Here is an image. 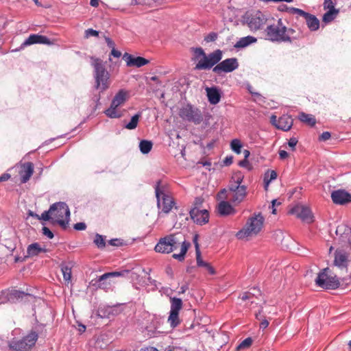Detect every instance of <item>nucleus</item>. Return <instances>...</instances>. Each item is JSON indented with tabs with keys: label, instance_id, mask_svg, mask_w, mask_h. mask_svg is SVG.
<instances>
[{
	"label": "nucleus",
	"instance_id": "obj_1",
	"mask_svg": "<svg viewBox=\"0 0 351 351\" xmlns=\"http://www.w3.org/2000/svg\"><path fill=\"white\" fill-rule=\"evenodd\" d=\"M189 247L190 243L186 241L184 236L180 233H176L160 239L154 249L158 253L169 254L180 248V253L173 254L172 257L179 261H182Z\"/></svg>",
	"mask_w": 351,
	"mask_h": 351
},
{
	"label": "nucleus",
	"instance_id": "obj_2",
	"mask_svg": "<svg viewBox=\"0 0 351 351\" xmlns=\"http://www.w3.org/2000/svg\"><path fill=\"white\" fill-rule=\"evenodd\" d=\"M243 180V176L240 173H236L232 176L228 189H223L219 192L218 198L220 199H228L234 205L242 202L247 195V187L241 185Z\"/></svg>",
	"mask_w": 351,
	"mask_h": 351
},
{
	"label": "nucleus",
	"instance_id": "obj_3",
	"mask_svg": "<svg viewBox=\"0 0 351 351\" xmlns=\"http://www.w3.org/2000/svg\"><path fill=\"white\" fill-rule=\"evenodd\" d=\"M295 30L292 28H287L283 23L282 20L279 19L276 23L269 25L265 29V35L267 40L278 43H291L292 39H297L293 36Z\"/></svg>",
	"mask_w": 351,
	"mask_h": 351
},
{
	"label": "nucleus",
	"instance_id": "obj_4",
	"mask_svg": "<svg viewBox=\"0 0 351 351\" xmlns=\"http://www.w3.org/2000/svg\"><path fill=\"white\" fill-rule=\"evenodd\" d=\"M263 223L264 217L261 214H254L247 219L243 228L237 232V238L240 240H249L261 232Z\"/></svg>",
	"mask_w": 351,
	"mask_h": 351
},
{
	"label": "nucleus",
	"instance_id": "obj_5",
	"mask_svg": "<svg viewBox=\"0 0 351 351\" xmlns=\"http://www.w3.org/2000/svg\"><path fill=\"white\" fill-rule=\"evenodd\" d=\"M92 65L95 69V88L100 92L107 90L110 85V73L106 69L101 60L93 58Z\"/></svg>",
	"mask_w": 351,
	"mask_h": 351
},
{
	"label": "nucleus",
	"instance_id": "obj_6",
	"mask_svg": "<svg viewBox=\"0 0 351 351\" xmlns=\"http://www.w3.org/2000/svg\"><path fill=\"white\" fill-rule=\"evenodd\" d=\"M129 97V91L125 89L119 90L113 97L110 107L105 110L106 115L111 119L122 117L125 110H121L119 107L127 101Z\"/></svg>",
	"mask_w": 351,
	"mask_h": 351
},
{
	"label": "nucleus",
	"instance_id": "obj_7",
	"mask_svg": "<svg viewBox=\"0 0 351 351\" xmlns=\"http://www.w3.org/2000/svg\"><path fill=\"white\" fill-rule=\"evenodd\" d=\"M51 223L58 224L62 228L66 229L70 217V210L64 202H57L50 206Z\"/></svg>",
	"mask_w": 351,
	"mask_h": 351
},
{
	"label": "nucleus",
	"instance_id": "obj_8",
	"mask_svg": "<svg viewBox=\"0 0 351 351\" xmlns=\"http://www.w3.org/2000/svg\"><path fill=\"white\" fill-rule=\"evenodd\" d=\"M157 206L165 214L169 213L176 203L173 198L166 191L165 188L161 186V181L158 180L155 186Z\"/></svg>",
	"mask_w": 351,
	"mask_h": 351
},
{
	"label": "nucleus",
	"instance_id": "obj_9",
	"mask_svg": "<svg viewBox=\"0 0 351 351\" xmlns=\"http://www.w3.org/2000/svg\"><path fill=\"white\" fill-rule=\"evenodd\" d=\"M244 22L252 32L262 29L267 22V16L259 10L247 12L243 16Z\"/></svg>",
	"mask_w": 351,
	"mask_h": 351
},
{
	"label": "nucleus",
	"instance_id": "obj_10",
	"mask_svg": "<svg viewBox=\"0 0 351 351\" xmlns=\"http://www.w3.org/2000/svg\"><path fill=\"white\" fill-rule=\"evenodd\" d=\"M38 334L31 331L21 339H13L9 343L10 349L12 351H29L38 340Z\"/></svg>",
	"mask_w": 351,
	"mask_h": 351
},
{
	"label": "nucleus",
	"instance_id": "obj_11",
	"mask_svg": "<svg viewBox=\"0 0 351 351\" xmlns=\"http://www.w3.org/2000/svg\"><path fill=\"white\" fill-rule=\"evenodd\" d=\"M329 268L323 269L317 275L315 284L324 289H336L340 286V282L336 276L329 274Z\"/></svg>",
	"mask_w": 351,
	"mask_h": 351
},
{
	"label": "nucleus",
	"instance_id": "obj_12",
	"mask_svg": "<svg viewBox=\"0 0 351 351\" xmlns=\"http://www.w3.org/2000/svg\"><path fill=\"white\" fill-rule=\"evenodd\" d=\"M178 114L184 121L192 122L196 125L199 124L203 120L201 111L191 104L182 106L179 109Z\"/></svg>",
	"mask_w": 351,
	"mask_h": 351
},
{
	"label": "nucleus",
	"instance_id": "obj_13",
	"mask_svg": "<svg viewBox=\"0 0 351 351\" xmlns=\"http://www.w3.org/2000/svg\"><path fill=\"white\" fill-rule=\"evenodd\" d=\"M222 51L217 49L213 52L206 54L204 59H200L198 62L195 64V70H208L213 68L215 65L216 66L220 62L222 58Z\"/></svg>",
	"mask_w": 351,
	"mask_h": 351
},
{
	"label": "nucleus",
	"instance_id": "obj_14",
	"mask_svg": "<svg viewBox=\"0 0 351 351\" xmlns=\"http://www.w3.org/2000/svg\"><path fill=\"white\" fill-rule=\"evenodd\" d=\"M171 310L168 317V322L172 328H176L180 324L179 311L182 308V300L178 298H170Z\"/></svg>",
	"mask_w": 351,
	"mask_h": 351
},
{
	"label": "nucleus",
	"instance_id": "obj_15",
	"mask_svg": "<svg viewBox=\"0 0 351 351\" xmlns=\"http://www.w3.org/2000/svg\"><path fill=\"white\" fill-rule=\"evenodd\" d=\"M200 204L199 199L195 200V206L190 211V216L194 223L202 226L208 222L209 213L206 209H199L198 205Z\"/></svg>",
	"mask_w": 351,
	"mask_h": 351
},
{
	"label": "nucleus",
	"instance_id": "obj_16",
	"mask_svg": "<svg viewBox=\"0 0 351 351\" xmlns=\"http://www.w3.org/2000/svg\"><path fill=\"white\" fill-rule=\"evenodd\" d=\"M239 67V62L235 58H227L213 68V72L220 75L223 73H230Z\"/></svg>",
	"mask_w": 351,
	"mask_h": 351
},
{
	"label": "nucleus",
	"instance_id": "obj_17",
	"mask_svg": "<svg viewBox=\"0 0 351 351\" xmlns=\"http://www.w3.org/2000/svg\"><path fill=\"white\" fill-rule=\"evenodd\" d=\"M240 298L243 301L246 302L245 305L250 307L254 304L257 305L263 301L261 290L255 287L251 289L249 291L242 293Z\"/></svg>",
	"mask_w": 351,
	"mask_h": 351
},
{
	"label": "nucleus",
	"instance_id": "obj_18",
	"mask_svg": "<svg viewBox=\"0 0 351 351\" xmlns=\"http://www.w3.org/2000/svg\"><path fill=\"white\" fill-rule=\"evenodd\" d=\"M289 213L295 215L298 218L307 223H311L313 221V215L311 210L304 205H296L290 210Z\"/></svg>",
	"mask_w": 351,
	"mask_h": 351
},
{
	"label": "nucleus",
	"instance_id": "obj_19",
	"mask_svg": "<svg viewBox=\"0 0 351 351\" xmlns=\"http://www.w3.org/2000/svg\"><path fill=\"white\" fill-rule=\"evenodd\" d=\"M323 7L325 10H327L322 18V21L326 23L333 21L339 14V10L335 9L332 0H324Z\"/></svg>",
	"mask_w": 351,
	"mask_h": 351
},
{
	"label": "nucleus",
	"instance_id": "obj_20",
	"mask_svg": "<svg viewBox=\"0 0 351 351\" xmlns=\"http://www.w3.org/2000/svg\"><path fill=\"white\" fill-rule=\"evenodd\" d=\"M348 263V254L343 250L337 249L335 252L334 265L341 269L347 270Z\"/></svg>",
	"mask_w": 351,
	"mask_h": 351
},
{
	"label": "nucleus",
	"instance_id": "obj_21",
	"mask_svg": "<svg viewBox=\"0 0 351 351\" xmlns=\"http://www.w3.org/2000/svg\"><path fill=\"white\" fill-rule=\"evenodd\" d=\"M332 202L336 204L343 205L351 202V194L343 191H335L331 194Z\"/></svg>",
	"mask_w": 351,
	"mask_h": 351
},
{
	"label": "nucleus",
	"instance_id": "obj_22",
	"mask_svg": "<svg viewBox=\"0 0 351 351\" xmlns=\"http://www.w3.org/2000/svg\"><path fill=\"white\" fill-rule=\"evenodd\" d=\"M129 272L128 270H124L122 271H113L105 273L104 274L99 276L97 280L98 287L101 289H107L110 285V282H107L106 280L110 278L117 277V276H125V274Z\"/></svg>",
	"mask_w": 351,
	"mask_h": 351
},
{
	"label": "nucleus",
	"instance_id": "obj_23",
	"mask_svg": "<svg viewBox=\"0 0 351 351\" xmlns=\"http://www.w3.org/2000/svg\"><path fill=\"white\" fill-rule=\"evenodd\" d=\"M123 59L125 60L128 66L141 67L147 64L149 60L141 56L134 57L128 53H124Z\"/></svg>",
	"mask_w": 351,
	"mask_h": 351
},
{
	"label": "nucleus",
	"instance_id": "obj_24",
	"mask_svg": "<svg viewBox=\"0 0 351 351\" xmlns=\"http://www.w3.org/2000/svg\"><path fill=\"white\" fill-rule=\"evenodd\" d=\"M34 44H45L47 45H53V43L47 36L39 34H31L23 43V45H31Z\"/></svg>",
	"mask_w": 351,
	"mask_h": 351
},
{
	"label": "nucleus",
	"instance_id": "obj_25",
	"mask_svg": "<svg viewBox=\"0 0 351 351\" xmlns=\"http://www.w3.org/2000/svg\"><path fill=\"white\" fill-rule=\"evenodd\" d=\"M34 173V165L31 162H27L21 165V169L19 172L21 182L26 183Z\"/></svg>",
	"mask_w": 351,
	"mask_h": 351
},
{
	"label": "nucleus",
	"instance_id": "obj_26",
	"mask_svg": "<svg viewBox=\"0 0 351 351\" xmlns=\"http://www.w3.org/2000/svg\"><path fill=\"white\" fill-rule=\"evenodd\" d=\"M217 212L220 215L227 216L236 213V210L227 201L220 202L217 206Z\"/></svg>",
	"mask_w": 351,
	"mask_h": 351
},
{
	"label": "nucleus",
	"instance_id": "obj_27",
	"mask_svg": "<svg viewBox=\"0 0 351 351\" xmlns=\"http://www.w3.org/2000/svg\"><path fill=\"white\" fill-rule=\"evenodd\" d=\"M293 120L291 116L282 115L278 119L276 128L283 131L289 130L293 125Z\"/></svg>",
	"mask_w": 351,
	"mask_h": 351
},
{
	"label": "nucleus",
	"instance_id": "obj_28",
	"mask_svg": "<svg viewBox=\"0 0 351 351\" xmlns=\"http://www.w3.org/2000/svg\"><path fill=\"white\" fill-rule=\"evenodd\" d=\"M208 101L211 104H217L220 101L221 95L219 90L216 87H207L206 88Z\"/></svg>",
	"mask_w": 351,
	"mask_h": 351
},
{
	"label": "nucleus",
	"instance_id": "obj_29",
	"mask_svg": "<svg viewBox=\"0 0 351 351\" xmlns=\"http://www.w3.org/2000/svg\"><path fill=\"white\" fill-rule=\"evenodd\" d=\"M304 18L306 20V23L308 28L311 31L314 32L319 29V21L315 15L306 12L304 16Z\"/></svg>",
	"mask_w": 351,
	"mask_h": 351
},
{
	"label": "nucleus",
	"instance_id": "obj_30",
	"mask_svg": "<svg viewBox=\"0 0 351 351\" xmlns=\"http://www.w3.org/2000/svg\"><path fill=\"white\" fill-rule=\"evenodd\" d=\"M47 250L40 247V245L37 243L29 245L27 250V253L29 256H35L41 252H46Z\"/></svg>",
	"mask_w": 351,
	"mask_h": 351
},
{
	"label": "nucleus",
	"instance_id": "obj_31",
	"mask_svg": "<svg viewBox=\"0 0 351 351\" xmlns=\"http://www.w3.org/2000/svg\"><path fill=\"white\" fill-rule=\"evenodd\" d=\"M298 119L300 121L306 123L309 126H314L316 123V119L312 114H306L305 112H300L298 115Z\"/></svg>",
	"mask_w": 351,
	"mask_h": 351
},
{
	"label": "nucleus",
	"instance_id": "obj_32",
	"mask_svg": "<svg viewBox=\"0 0 351 351\" xmlns=\"http://www.w3.org/2000/svg\"><path fill=\"white\" fill-rule=\"evenodd\" d=\"M277 178V173L274 170H267L264 175V189L265 191L268 190L270 182L276 180Z\"/></svg>",
	"mask_w": 351,
	"mask_h": 351
},
{
	"label": "nucleus",
	"instance_id": "obj_33",
	"mask_svg": "<svg viewBox=\"0 0 351 351\" xmlns=\"http://www.w3.org/2000/svg\"><path fill=\"white\" fill-rule=\"evenodd\" d=\"M256 41V38L253 36H245V37L241 38L239 41H237L236 43V44L234 45V47L243 48L253 43H255Z\"/></svg>",
	"mask_w": 351,
	"mask_h": 351
},
{
	"label": "nucleus",
	"instance_id": "obj_34",
	"mask_svg": "<svg viewBox=\"0 0 351 351\" xmlns=\"http://www.w3.org/2000/svg\"><path fill=\"white\" fill-rule=\"evenodd\" d=\"M191 51L193 53V61L198 62L200 59H204L206 56V53L202 47H192Z\"/></svg>",
	"mask_w": 351,
	"mask_h": 351
},
{
	"label": "nucleus",
	"instance_id": "obj_35",
	"mask_svg": "<svg viewBox=\"0 0 351 351\" xmlns=\"http://www.w3.org/2000/svg\"><path fill=\"white\" fill-rule=\"evenodd\" d=\"M61 271L64 280L68 285L71 280V267L66 265H62L61 267Z\"/></svg>",
	"mask_w": 351,
	"mask_h": 351
},
{
	"label": "nucleus",
	"instance_id": "obj_36",
	"mask_svg": "<svg viewBox=\"0 0 351 351\" xmlns=\"http://www.w3.org/2000/svg\"><path fill=\"white\" fill-rule=\"evenodd\" d=\"M152 145L151 141L143 140L139 144L140 150L143 154H148L151 151Z\"/></svg>",
	"mask_w": 351,
	"mask_h": 351
},
{
	"label": "nucleus",
	"instance_id": "obj_37",
	"mask_svg": "<svg viewBox=\"0 0 351 351\" xmlns=\"http://www.w3.org/2000/svg\"><path fill=\"white\" fill-rule=\"evenodd\" d=\"M141 117V114H136L132 118L130 121L125 126V128L128 130H134L135 129Z\"/></svg>",
	"mask_w": 351,
	"mask_h": 351
},
{
	"label": "nucleus",
	"instance_id": "obj_38",
	"mask_svg": "<svg viewBox=\"0 0 351 351\" xmlns=\"http://www.w3.org/2000/svg\"><path fill=\"white\" fill-rule=\"evenodd\" d=\"M230 147L235 153L239 154L241 152L242 145L239 139H233L230 143Z\"/></svg>",
	"mask_w": 351,
	"mask_h": 351
},
{
	"label": "nucleus",
	"instance_id": "obj_39",
	"mask_svg": "<svg viewBox=\"0 0 351 351\" xmlns=\"http://www.w3.org/2000/svg\"><path fill=\"white\" fill-rule=\"evenodd\" d=\"M94 243L99 249H104L106 246V242H105L104 238L99 234H97L95 235V237L94 239Z\"/></svg>",
	"mask_w": 351,
	"mask_h": 351
},
{
	"label": "nucleus",
	"instance_id": "obj_40",
	"mask_svg": "<svg viewBox=\"0 0 351 351\" xmlns=\"http://www.w3.org/2000/svg\"><path fill=\"white\" fill-rule=\"evenodd\" d=\"M287 10L290 14H298V15H299L300 16H302V17H304V16L306 13V12H304V10H302L301 9L293 8V7L287 8Z\"/></svg>",
	"mask_w": 351,
	"mask_h": 351
},
{
	"label": "nucleus",
	"instance_id": "obj_41",
	"mask_svg": "<svg viewBox=\"0 0 351 351\" xmlns=\"http://www.w3.org/2000/svg\"><path fill=\"white\" fill-rule=\"evenodd\" d=\"M252 339L250 337H247L238 346L237 350H241L249 348L252 343Z\"/></svg>",
	"mask_w": 351,
	"mask_h": 351
},
{
	"label": "nucleus",
	"instance_id": "obj_42",
	"mask_svg": "<svg viewBox=\"0 0 351 351\" xmlns=\"http://www.w3.org/2000/svg\"><path fill=\"white\" fill-rule=\"evenodd\" d=\"M261 313H262L261 311H259L258 313L255 314V315H256V318L257 319L261 320V322L260 323V328L265 329L269 326V322L265 319H261V317H262Z\"/></svg>",
	"mask_w": 351,
	"mask_h": 351
},
{
	"label": "nucleus",
	"instance_id": "obj_43",
	"mask_svg": "<svg viewBox=\"0 0 351 351\" xmlns=\"http://www.w3.org/2000/svg\"><path fill=\"white\" fill-rule=\"evenodd\" d=\"M36 217H38V219H43L44 221H49L50 220L51 221L52 215H51V213H50V208L49 209V210L43 212L40 217H39L38 215H36Z\"/></svg>",
	"mask_w": 351,
	"mask_h": 351
},
{
	"label": "nucleus",
	"instance_id": "obj_44",
	"mask_svg": "<svg viewBox=\"0 0 351 351\" xmlns=\"http://www.w3.org/2000/svg\"><path fill=\"white\" fill-rule=\"evenodd\" d=\"M218 35L215 32H210L204 38L206 43L213 42L217 39Z\"/></svg>",
	"mask_w": 351,
	"mask_h": 351
},
{
	"label": "nucleus",
	"instance_id": "obj_45",
	"mask_svg": "<svg viewBox=\"0 0 351 351\" xmlns=\"http://www.w3.org/2000/svg\"><path fill=\"white\" fill-rule=\"evenodd\" d=\"M99 36V32L96 31L93 29H88L85 31V37L89 38L90 36Z\"/></svg>",
	"mask_w": 351,
	"mask_h": 351
},
{
	"label": "nucleus",
	"instance_id": "obj_46",
	"mask_svg": "<svg viewBox=\"0 0 351 351\" xmlns=\"http://www.w3.org/2000/svg\"><path fill=\"white\" fill-rule=\"evenodd\" d=\"M43 234L45 236H47L49 239H53V232L44 226L42 229Z\"/></svg>",
	"mask_w": 351,
	"mask_h": 351
},
{
	"label": "nucleus",
	"instance_id": "obj_47",
	"mask_svg": "<svg viewBox=\"0 0 351 351\" xmlns=\"http://www.w3.org/2000/svg\"><path fill=\"white\" fill-rule=\"evenodd\" d=\"M330 136L331 135L329 132H324L319 136V141H326L330 139Z\"/></svg>",
	"mask_w": 351,
	"mask_h": 351
},
{
	"label": "nucleus",
	"instance_id": "obj_48",
	"mask_svg": "<svg viewBox=\"0 0 351 351\" xmlns=\"http://www.w3.org/2000/svg\"><path fill=\"white\" fill-rule=\"evenodd\" d=\"M298 139L295 137H292L289 140L288 145L293 150L295 149V147L298 143Z\"/></svg>",
	"mask_w": 351,
	"mask_h": 351
},
{
	"label": "nucleus",
	"instance_id": "obj_49",
	"mask_svg": "<svg viewBox=\"0 0 351 351\" xmlns=\"http://www.w3.org/2000/svg\"><path fill=\"white\" fill-rule=\"evenodd\" d=\"M74 228L77 230H84L86 228V225L84 222H79L74 225Z\"/></svg>",
	"mask_w": 351,
	"mask_h": 351
},
{
	"label": "nucleus",
	"instance_id": "obj_50",
	"mask_svg": "<svg viewBox=\"0 0 351 351\" xmlns=\"http://www.w3.org/2000/svg\"><path fill=\"white\" fill-rule=\"evenodd\" d=\"M109 243L111 245H113V246H121L122 245L123 243L121 242V241L120 239H111L109 241Z\"/></svg>",
	"mask_w": 351,
	"mask_h": 351
},
{
	"label": "nucleus",
	"instance_id": "obj_51",
	"mask_svg": "<svg viewBox=\"0 0 351 351\" xmlns=\"http://www.w3.org/2000/svg\"><path fill=\"white\" fill-rule=\"evenodd\" d=\"M195 254H196V260H197V264L199 261H202V258L201 257V252L199 250V247L196 246Z\"/></svg>",
	"mask_w": 351,
	"mask_h": 351
},
{
	"label": "nucleus",
	"instance_id": "obj_52",
	"mask_svg": "<svg viewBox=\"0 0 351 351\" xmlns=\"http://www.w3.org/2000/svg\"><path fill=\"white\" fill-rule=\"evenodd\" d=\"M289 156V154L285 150H280L279 151V157L280 159L284 160L286 159Z\"/></svg>",
	"mask_w": 351,
	"mask_h": 351
},
{
	"label": "nucleus",
	"instance_id": "obj_53",
	"mask_svg": "<svg viewBox=\"0 0 351 351\" xmlns=\"http://www.w3.org/2000/svg\"><path fill=\"white\" fill-rule=\"evenodd\" d=\"M106 42L110 48H114V43L108 37H105Z\"/></svg>",
	"mask_w": 351,
	"mask_h": 351
},
{
	"label": "nucleus",
	"instance_id": "obj_54",
	"mask_svg": "<svg viewBox=\"0 0 351 351\" xmlns=\"http://www.w3.org/2000/svg\"><path fill=\"white\" fill-rule=\"evenodd\" d=\"M11 176L9 173H3L0 176V182L6 181L10 178Z\"/></svg>",
	"mask_w": 351,
	"mask_h": 351
},
{
	"label": "nucleus",
	"instance_id": "obj_55",
	"mask_svg": "<svg viewBox=\"0 0 351 351\" xmlns=\"http://www.w3.org/2000/svg\"><path fill=\"white\" fill-rule=\"evenodd\" d=\"M232 156L226 157L223 160V164L226 166H229L232 163Z\"/></svg>",
	"mask_w": 351,
	"mask_h": 351
},
{
	"label": "nucleus",
	"instance_id": "obj_56",
	"mask_svg": "<svg viewBox=\"0 0 351 351\" xmlns=\"http://www.w3.org/2000/svg\"><path fill=\"white\" fill-rule=\"evenodd\" d=\"M205 269H206V271H208V272L210 274H215V269L208 263L206 267H205Z\"/></svg>",
	"mask_w": 351,
	"mask_h": 351
},
{
	"label": "nucleus",
	"instance_id": "obj_57",
	"mask_svg": "<svg viewBox=\"0 0 351 351\" xmlns=\"http://www.w3.org/2000/svg\"><path fill=\"white\" fill-rule=\"evenodd\" d=\"M270 122L272 125H274L276 128V125L278 124V119L276 115H271L270 117Z\"/></svg>",
	"mask_w": 351,
	"mask_h": 351
},
{
	"label": "nucleus",
	"instance_id": "obj_58",
	"mask_svg": "<svg viewBox=\"0 0 351 351\" xmlns=\"http://www.w3.org/2000/svg\"><path fill=\"white\" fill-rule=\"evenodd\" d=\"M111 54L116 58H119L121 56V53L119 51L116 50L114 48L112 49Z\"/></svg>",
	"mask_w": 351,
	"mask_h": 351
},
{
	"label": "nucleus",
	"instance_id": "obj_59",
	"mask_svg": "<svg viewBox=\"0 0 351 351\" xmlns=\"http://www.w3.org/2000/svg\"><path fill=\"white\" fill-rule=\"evenodd\" d=\"M193 243L195 245V247L196 248V246L199 247L198 243V235L195 234L193 239Z\"/></svg>",
	"mask_w": 351,
	"mask_h": 351
},
{
	"label": "nucleus",
	"instance_id": "obj_60",
	"mask_svg": "<svg viewBox=\"0 0 351 351\" xmlns=\"http://www.w3.org/2000/svg\"><path fill=\"white\" fill-rule=\"evenodd\" d=\"M99 0H90V4L93 7H97L99 5Z\"/></svg>",
	"mask_w": 351,
	"mask_h": 351
},
{
	"label": "nucleus",
	"instance_id": "obj_61",
	"mask_svg": "<svg viewBox=\"0 0 351 351\" xmlns=\"http://www.w3.org/2000/svg\"><path fill=\"white\" fill-rule=\"evenodd\" d=\"M208 264V263L204 262L202 260V261H199L197 265L198 267H202L205 268Z\"/></svg>",
	"mask_w": 351,
	"mask_h": 351
},
{
	"label": "nucleus",
	"instance_id": "obj_62",
	"mask_svg": "<svg viewBox=\"0 0 351 351\" xmlns=\"http://www.w3.org/2000/svg\"><path fill=\"white\" fill-rule=\"evenodd\" d=\"M281 203L280 202H278L277 199H274L272 202H271V206L272 207H275L276 206H279L280 205Z\"/></svg>",
	"mask_w": 351,
	"mask_h": 351
},
{
	"label": "nucleus",
	"instance_id": "obj_63",
	"mask_svg": "<svg viewBox=\"0 0 351 351\" xmlns=\"http://www.w3.org/2000/svg\"><path fill=\"white\" fill-rule=\"evenodd\" d=\"M140 351H158L156 348H146L145 349H141Z\"/></svg>",
	"mask_w": 351,
	"mask_h": 351
},
{
	"label": "nucleus",
	"instance_id": "obj_64",
	"mask_svg": "<svg viewBox=\"0 0 351 351\" xmlns=\"http://www.w3.org/2000/svg\"><path fill=\"white\" fill-rule=\"evenodd\" d=\"M245 158H247L250 156V152L247 149L244 150Z\"/></svg>",
	"mask_w": 351,
	"mask_h": 351
}]
</instances>
